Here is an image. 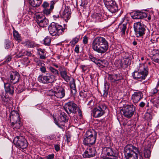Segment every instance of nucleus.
Instances as JSON below:
<instances>
[{
	"label": "nucleus",
	"instance_id": "obj_64",
	"mask_svg": "<svg viewBox=\"0 0 159 159\" xmlns=\"http://www.w3.org/2000/svg\"><path fill=\"white\" fill-rule=\"evenodd\" d=\"M54 120V122L55 124L57 125L59 127H60L61 126L59 124L58 121H57V120L56 119V118H55L54 116L53 117Z\"/></svg>",
	"mask_w": 159,
	"mask_h": 159
},
{
	"label": "nucleus",
	"instance_id": "obj_62",
	"mask_svg": "<svg viewBox=\"0 0 159 159\" xmlns=\"http://www.w3.org/2000/svg\"><path fill=\"white\" fill-rule=\"evenodd\" d=\"M79 45H76L75 49V52L77 53H78L79 52Z\"/></svg>",
	"mask_w": 159,
	"mask_h": 159
},
{
	"label": "nucleus",
	"instance_id": "obj_30",
	"mask_svg": "<svg viewBox=\"0 0 159 159\" xmlns=\"http://www.w3.org/2000/svg\"><path fill=\"white\" fill-rule=\"evenodd\" d=\"M49 71L51 72L50 74L52 75H59V72L58 70L54 68L52 66H50L48 67Z\"/></svg>",
	"mask_w": 159,
	"mask_h": 159
},
{
	"label": "nucleus",
	"instance_id": "obj_6",
	"mask_svg": "<svg viewBox=\"0 0 159 159\" xmlns=\"http://www.w3.org/2000/svg\"><path fill=\"white\" fill-rule=\"evenodd\" d=\"M146 26L143 23L137 22L134 23V29L135 35L141 37L145 34Z\"/></svg>",
	"mask_w": 159,
	"mask_h": 159
},
{
	"label": "nucleus",
	"instance_id": "obj_40",
	"mask_svg": "<svg viewBox=\"0 0 159 159\" xmlns=\"http://www.w3.org/2000/svg\"><path fill=\"white\" fill-rule=\"evenodd\" d=\"M51 39L50 38L47 36L44 39V43L45 45L49 46L50 44Z\"/></svg>",
	"mask_w": 159,
	"mask_h": 159
},
{
	"label": "nucleus",
	"instance_id": "obj_17",
	"mask_svg": "<svg viewBox=\"0 0 159 159\" xmlns=\"http://www.w3.org/2000/svg\"><path fill=\"white\" fill-rule=\"evenodd\" d=\"M96 152L93 148H87L83 154L84 158H90L93 157L95 155Z\"/></svg>",
	"mask_w": 159,
	"mask_h": 159
},
{
	"label": "nucleus",
	"instance_id": "obj_11",
	"mask_svg": "<svg viewBox=\"0 0 159 159\" xmlns=\"http://www.w3.org/2000/svg\"><path fill=\"white\" fill-rule=\"evenodd\" d=\"M36 16V21L40 27L43 28L48 26L49 21L45 16L42 14L39 13L37 14Z\"/></svg>",
	"mask_w": 159,
	"mask_h": 159
},
{
	"label": "nucleus",
	"instance_id": "obj_58",
	"mask_svg": "<svg viewBox=\"0 0 159 159\" xmlns=\"http://www.w3.org/2000/svg\"><path fill=\"white\" fill-rule=\"evenodd\" d=\"M55 136L54 134H51L47 136V139H50V140H52L54 139L55 138Z\"/></svg>",
	"mask_w": 159,
	"mask_h": 159
},
{
	"label": "nucleus",
	"instance_id": "obj_34",
	"mask_svg": "<svg viewBox=\"0 0 159 159\" xmlns=\"http://www.w3.org/2000/svg\"><path fill=\"white\" fill-rule=\"evenodd\" d=\"M34 61L36 63L37 66L39 67V68H44V67L46 66L43 61L36 59H34Z\"/></svg>",
	"mask_w": 159,
	"mask_h": 159
},
{
	"label": "nucleus",
	"instance_id": "obj_42",
	"mask_svg": "<svg viewBox=\"0 0 159 159\" xmlns=\"http://www.w3.org/2000/svg\"><path fill=\"white\" fill-rule=\"evenodd\" d=\"M52 9H50V8L49 9L48 8L43 9V13L45 15L48 16L51 14V11H52Z\"/></svg>",
	"mask_w": 159,
	"mask_h": 159
},
{
	"label": "nucleus",
	"instance_id": "obj_10",
	"mask_svg": "<svg viewBox=\"0 0 159 159\" xmlns=\"http://www.w3.org/2000/svg\"><path fill=\"white\" fill-rule=\"evenodd\" d=\"M55 76L50 73H47L45 75H39L38 80L40 82L44 84H48L54 82Z\"/></svg>",
	"mask_w": 159,
	"mask_h": 159
},
{
	"label": "nucleus",
	"instance_id": "obj_47",
	"mask_svg": "<svg viewBox=\"0 0 159 159\" xmlns=\"http://www.w3.org/2000/svg\"><path fill=\"white\" fill-rule=\"evenodd\" d=\"M123 61H121V62H123V65H124L125 66H127L129 65V63H130V60L128 59H124L123 58Z\"/></svg>",
	"mask_w": 159,
	"mask_h": 159
},
{
	"label": "nucleus",
	"instance_id": "obj_3",
	"mask_svg": "<svg viewBox=\"0 0 159 159\" xmlns=\"http://www.w3.org/2000/svg\"><path fill=\"white\" fill-rule=\"evenodd\" d=\"M139 67L138 71H134L132 74V75L134 79L141 81L142 80L145 79L148 75V69L147 66L140 63L139 64Z\"/></svg>",
	"mask_w": 159,
	"mask_h": 159
},
{
	"label": "nucleus",
	"instance_id": "obj_32",
	"mask_svg": "<svg viewBox=\"0 0 159 159\" xmlns=\"http://www.w3.org/2000/svg\"><path fill=\"white\" fill-rule=\"evenodd\" d=\"M34 61L36 63L37 66L39 67V68H44V67L46 66L43 61L36 59H34Z\"/></svg>",
	"mask_w": 159,
	"mask_h": 159
},
{
	"label": "nucleus",
	"instance_id": "obj_15",
	"mask_svg": "<svg viewBox=\"0 0 159 159\" xmlns=\"http://www.w3.org/2000/svg\"><path fill=\"white\" fill-rule=\"evenodd\" d=\"M65 94V89L63 88H59L55 91L54 95H52V98L56 97L59 98H63Z\"/></svg>",
	"mask_w": 159,
	"mask_h": 159
},
{
	"label": "nucleus",
	"instance_id": "obj_37",
	"mask_svg": "<svg viewBox=\"0 0 159 159\" xmlns=\"http://www.w3.org/2000/svg\"><path fill=\"white\" fill-rule=\"evenodd\" d=\"M108 86L107 84L105 83L104 84V89L103 90V96L104 97H107L109 89Z\"/></svg>",
	"mask_w": 159,
	"mask_h": 159
},
{
	"label": "nucleus",
	"instance_id": "obj_54",
	"mask_svg": "<svg viewBox=\"0 0 159 159\" xmlns=\"http://www.w3.org/2000/svg\"><path fill=\"white\" fill-rule=\"evenodd\" d=\"M88 2L87 0H81V2L80 6L83 7L85 6L87 4Z\"/></svg>",
	"mask_w": 159,
	"mask_h": 159
},
{
	"label": "nucleus",
	"instance_id": "obj_43",
	"mask_svg": "<svg viewBox=\"0 0 159 159\" xmlns=\"http://www.w3.org/2000/svg\"><path fill=\"white\" fill-rule=\"evenodd\" d=\"M79 39L77 37H75L73 38L72 40L70 42V44L71 46L73 45L74 46L75 44H76L79 41Z\"/></svg>",
	"mask_w": 159,
	"mask_h": 159
},
{
	"label": "nucleus",
	"instance_id": "obj_46",
	"mask_svg": "<svg viewBox=\"0 0 159 159\" xmlns=\"http://www.w3.org/2000/svg\"><path fill=\"white\" fill-rule=\"evenodd\" d=\"M108 79L111 82L114 83L115 80L114 78V74L109 75Z\"/></svg>",
	"mask_w": 159,
	"mask_h": 159
},
{
	"label": "nucleus",
	"instance_id": "obj_26",
	"mask_svg": "<svg viewBox=\"0 0 159 159\" xmlns=\"http://www.w3.org/2000/svg\"><path fill=\"white\" fill-rule=\"evenodd\" d=\"M42 0H29L30 5L34 7H39L41 4Z\"/></svg>",
	"mask_w": 159,
	"mask_h": 159
},
{
	"label": "nucleus",
	"instance_id": "obj_27",
	"mask_svg": "<svg viewBox=\"0 0 159 159\" xmlns=\"http://www.w3.org/2000/svg\"><path fill=\"white\" fill-rule=\"evenodd\" d=\"M68 117L67 116L66 114L64 112H61L59 116L58 120L61 122H66L68 121Z\"/></svg>",
	"mask_w": 159,
	"mask_h": 159
},
{
	"label": "nucleus",
	"instance_id": "obj_12",
	"mask_svg": "<svg viewBox=\"0 0 159 159\" xmlns=\"http://www.w3.org/2000/svg\"><path fill=\"white\" fill-rule=\"evenodd\" d=\"M10 118L11 121H12L11 125L16 129H19L21 125L20 117L18 113L15 115H10Z\"/></svg>",
	"mask_w": 159,
	"mask_h": 159
},
{
	"label": "nucleus",
	"instance_id": "obj_45",
	"mask_svg": "<svg viewBox=\"0 0 159 159\" xmlns=\"http://www.w3.org/2000/svg\"><path fill=\"white\" fill-rule=\"evenodd\" d=\"M80 95L83 98H85L87 96V92L84 90L80 92Z\"/></svg>",
	"mask_w": 159,
	"mask_h": 159
},
{
	"label": "nucleus",
	"instance_id": "obj_49",
	"mask_svg": "<svg viewBox=\"0 0 159 159\" xmlns=\"http://www.w3.org/2000/svg\"><path fill=\"white\" fill-rule=\"evenodd\" d=\"M49 3L46 1L44 2L42 5V7L43 9H47L49 7Z\"/></svg>",
	"mask_w": 159,
	"mask_h": 159
},
{
	"label": "nucleus",
	"instance_id": "obj_18",
	"mask_svg": "<svg viewBox=\"0 0 159 159\" xmlns=\"http://www.w3.org/2000/svg\"><path fill=\"white\" fill-rule=\"evenodd\" d=\"M96 138L84 137L83 143L85 146L91 147L95 144Z\"/></svg>",
	"mask_w": 159,
	"mask_h": 159
},
{
	"label": "nucleus",
	"instance_id": "obj_9",
	"mask_svg": "<svg viewBox=\"0 0 159 159\" xmlns=\"http://www.w3.org/2000/svg\"><path fill=\"white\" fill-rule=\"evenodd\" d=\"M107 108L106 106L104 103L100 104L97 107L93 109L92 111V114L93 117L95 118L100 117L105 113Z\"/></svg>",
	"mask_w": 159,
	"mask_h": 159
},
{
	"label": "nucleus",
	"instance_id": "obj_53",
	"mask_svg": "<svg viewBox=\"0 0 159 159\" xmlns=\"http://www.w3.org/2000/svg\"><path fill=\"white\" fill-rule=\"evenodd\" d=\"M146 119L148 120H151L152 119V116L149 113L147 112L145 114Z\"/></svg>",
	"mask_w": 159,
	"mask_h": 159
},
{
	"label": "nucleus",
	"instance_id": "obj_16",
	"mask_svg": "<svg viewBox=\"0 0 159 159\" xmlns=\"http://www.w3.org/2000/svg\"><path fill=\"white\" fill-rule=\"evenodd\" d=\"M143 95L142 92L139 90H137L132 95V99L134 102L137 103L143 98Z\"/></svg>",
	"mask_w": 159,
	"mask_h": 159
},
{
	"label": "nucleus",
	"instance_id": "obj_61",
	"mask_svg": "<svg viewBox=\"0 0 159 159\" xmlns=\"http://www.w3.org/2000/svg\"><path fill=\"white\" fill-rule=\"evenodd\" d=\"M157 91L158 90L157 89H154L152 90L151 91V94L152 95L155 94L157 92Z\"/></svg>",
	"mask_w": 159,
	"mask_h": 159
},
{
	"label": "nucleus",
	"instance_id": "obj_7",
	"mask_svg": "<svg viewBox=\"0 0 159 159\" xmlns=\"http://www.w3.org/2000/svg\"><path fill=\"white\" fill-rule=\"evenodd\" d=\"M136 109V107L132 104L126 105L123 107L121 111L125 117L130 118L134 114Z\"/></svg>",
	"mask_w": 159,
	"mask_h": 159
},
{
	"label": "nucleus",
	"instance_id": "obj_44",
	"mask_svg": "<svg viewBox=\"0 0 159 159\" xmlns=\"http://www.w3.org/2000/svg\"><path fill=\"white\" fill-rule=\"evenodd\" d=\"M115 81L119 80H123V77L120 74H114Z\"/></svg>",
	"mask_w": 159,
	"mask_h": 159
},
{
	"label": "nucleus",
	"instance_id": "obj_57",
	"mask_svg": "<svg viewBox=\"0 0 159 159\" xmlns=\"http://www.w3.org/2000/svg\"><path fill=\"white\" fill-rule=\"evenodd\" d=\"M83 43L84 44L87 43L88 42V37L86 36H85L83 37Z\"/></svg>",
	"mask_w": 159,
	"mask_h": 159
},
{
	"label": "nucleus",
	"instance_id": "obj_22",
	"mask_svg": "<svg viewBox=\"0 0 159 159\" xmlns=\"http://www.w3.org/2000/svg\"><path fill=\"white\" fill-rule=\"evenodd\" d=\"M4 87L5 92L12 95L14 93V88L12 84L8 82L4 83Z\"/></svg>",
	"mask_w": 159,
	"mask_h": 159
},
{
	"label": "nucleus",
	"instance_id": "obj_56",
	"mask_svg": "<svg viewBox=\"0 0 159 159\" xmlns=\"http://www.w3.org/2000/svg\"><path fill=\"white\" fill-rule=\"evenodd\" d=\"M65 140L66 141L67 143H69L70 140V137L69 135H68L67 134H66V136L65 138Z\"/></svg>",
	"mask_w": 159,
	"mask_h": 159
},
{
	"label": "nucleus",
	"instance_id": "obj_39",
	"mask_svg": "<svg viewBox=\"0 0 159 159\" xmlns=\"http://www.w3.org/2000/svg\"><path fill=\"white\" fill-rule=\"evenodd\" d=\"M4 44L5 48L8 49L10 48L11 42L9 40H5Z\"/></svg>",
	"mask_w": 159,
	"mask_h": 159
},
{
	"label": "nucleus",
	"instance_id": "obj_31",
	"mask_svg": "<svg viewBox=\"0 0 159 159\" xmlns=\"http://www.w3.org/2000/svg\"><path fill=\"white\" fill-rule=\"evenodd\" d=\"M38 53L39 55V58L42 59L44 60L46 58V54L43 50L41 48L37 49Z\"/></svg>",
	"mask_w": 159,
	"mask_h": 159
},
{
	"label": "nucleus",
	"instance_id": "obj_36",
	"mask_svg": "<svg viewBox=\"0 0 159 159\" xmlns=\"http://www.w3.org/2000/svg\"><path fill=\"white\" fill-rule=\"evenodd\" d=\"M26 45L29 48H34V47H38V45L33 41H27L25 42Z\"/></svg>",
	"mask_w": 159,
	"mask_h": 159
},
{
	"label": "nucleus",
	"instance_id": "obj_63",
	"mask_svg": "<svg viewBox=\"0 0 159 159\" xmlns=\"http://www.w3.org/2000/svg\"><path fill=\"white\" fill-rule=\"evenodd\" d=\"M54 148L55 150L57 151H58L60 149V145L59 144H57L54 145Z\"/></svg>",
	"mask_w": 159,
	"mask_h": 159
},
{
	"label": "nucleus",
	"instance_id": "obj_38",
	"mask_svg": "<svg viewBox=\"0 0 159 159\" xmlns=\"http://www.w3.org/2000/svg\"><path fill=\"white\" fill-rule=\"evenodd\" d=\"M144 154L145 158H149L151 155V151L149 149H145L144 150Z\"/></svg>",
	"mask_w": 159,
	"mask_h": 159
},
{
	"label": "nucleus",
	"instance_id": "obj_1",
	"mask_svg": "<svg viewBox=\"0 0 159 159\" xmlns=\"http://www.w3.org/2000/svg\"><path fill=\"white\" fill-rule=\"evenodd\" d=\"M92 47L95 51L102 54L108 50L109 44L105 38L100 36L94 39L92 43Z\"/></svg>",
	"mask_w": 159,
	"mask_h": 159
},
{
	"label": "nucleus",
	"instance_id": "obj_51",
	"mask_svg": "<svg viewBox=\"0 0 159 159\" xmlns=\"http://www.w3.org/2000/svg\"><path fill=\"white\" fill-rule=\"evenodd\" d=\"M101 64L102 66L101 67L102 68H103L104 67L107 66L108 65V62L104 61H101Z\"/></svg>",
	"mask_w": 159,
	"mask_h": 159
},
{
	"label": "nucleus",
	"instance_id": "obj_60",
	"mask_svg": "<svg viewBox=\"0 0 159 159\" xmlns=\"http://www.w3.org/2000/svg\"><path fill=\"white\" fill-rule=\"evenodd\" d=\"M39 70L42 73H45L47 72L46 66L44 67V68H39Z\"/></svg>",
	"mask_w": 159,
	"mask_h": 159
},
{
	"label": "nucleus",
	"instance_id": "obj_33",
	"mask_svg": "<svg viewBox=\"0 0 159 159\" xmlns=\"http://www.w3.org/2000/svg\"><path fill=\"white\" fill-rule=\"evenodd\" d=\"M34 61L36 63L37 66L39 67V68H44V67L46 66L43 61L36 59H34Z\"/></svg>",
	"mask_w": 159,
	"mask_h": 159
},
{
	"label": "nucleus",
	"instance_id": "obj_25",
	"mask_svg": "<svg viewBox=\"0 0 159 159\" xmlns=\"http://www.w3.org/2000/svg\"><path fill=\"white\" fill-rule=\"evenodd\" d=\"M87 101H88V102L87 104L88 107L91 109L93 108L95 101V98L93 96H91L90 98H88Z\"/></svg>",
	"mask_w": 159,
	"mask_h": 159
},
{
	"label": "nucleus",
	"instance_id": "obj_5",
	"mask_svg": "<svg viewBox=\"0 0 159 159\" xmlns=\"http://www.w3.org/2000/svg\"><path fill=\"white\" fill-rule=\"evenodd\" d=\"M48 29L52 35L57 36L61 34L66 28L65 27L63 28L61 25L57 23L52 22L49 25Z\"/></svg>",
	"mask_w": 159,
	"mask_h": 159
},
{
	"label": "nucleus",
	"instance_id": "obj_50",
	"mask_svg": "<svg viewBox=\"0 0 159 159\" xmlns=\"http://www.w3.org/2000/svg\"><path fill=\"white\" fill-rule=\"evenodd\" d=\"M114 0H103V2L105 4L106 7L107 5H109V4H111V3L113 2Z\"/></svg>",
	"mask_w": 159,
	"mask_h": 159
},
{
	"label": "nucleus",
	"instance_id": "obj_41",
	"mask_svg": "<svg viewBox=\"0 0 159 159\" xmlns=\"http://www.w3.org/2000/svg\"><path fill=\"white\" fill-rule=\"evenodd\" d=\"M13 34L15 39L17 40L20 39V35L17 31L15 30L13 32Z\"/></svg>",
	"mask_w": 159,
	"mask_h": 159
},
{
	"label": "nucleus",
	"instance_id": "obj_48",
	"mask_svg": "<svg viewBox=\"0 0 159 159\" xmlns=\"http://www.w3.org/2000/svg\"><path fill=\"white\" fill-rule=\"evenodd\" d=\"M131 54L126 52L125 53V55L123 57V58H124V59H128L130 60L131 59Z\"/></svg>",
	"mask_w": 159,
	"mask_h": 159
},
{
	"label": "nucleus",
	"instance_id": "obj_8",
	"mask_svg": "<svg viewBox=\"0 0 159 159\" xmlns=\"http://www.w3.org/2000/svg\"><path fill=\"white\" fill-rule=\"evenodd\" d=\"M13 143L18 148L24 149L28 146V143L26 140L22 136H17L14 138Z\"/></svg>",
	"mask_w": 159,
	"mask_h": 159
},
{
	"label": "nucleus",
	"instance_id": "obj_35",
	"mask_svg": "<svg viewBox=\"0 0 159 159\" xmlns=\"http://www.w3.org/2000/svg\"><path fill=\"white\" fill-rule=\"evenodd\" d=\"M119 28L120 29L121 35H124L126 29V24H120Z\"/></svg>",
	"mask_w": 159,
	"mask_h": 159
},
{
	"label": "nucleus",
	"instance_id": "obj_55",
	"mask_svg": "<svg viewBox=\"0 0 159 159\" xmlns=\"http://www.w3.org/2000/svg\"><path fill=\"white\" fill-rule=\"evenodd\" d=\"M54 154L52 153L47 156L46 158L47 159H53L54 158Z\"/></svg>",
	"mask_w": 159,
	"mask_h": 159
},
{
	"label": "nucleus",
	"instance_id": "obj_59",
	"mask_svg": "<svg viewBox=\"0 0 159 159\" xmlns=\"http://www.w3.org/2000/svg\"><path fill=\"white\" fill-rule=\"evenodd\" d=\"M89 59H90L92 61L95 63L96 59L93 57L92 55H90L89 56Z\"/></svg>",
	"mask_w": 159,
	"mask_h": 159
},
{
	"label": "nucleus",
	"instance_id": "obj_4",
	"mask_svg": "<svg viewBox=\"0 0 159 159\" xmlns=\"http://www.w3.org/2000/svg\"><path fill=\"white\" fill-rule=\"evenodd\" d=\"M64 108L66 112L69 115L71 113L75 114L78 112V115L81 117L82 116V112L79 107L73 101H70L65 103Z\"/></svg>",
	"mask_w": 159,
	"mask_h": 159
},
{
	"label": "nucleus",
	"instance_id": "obj_52",
	"mask_svg": "<svg viewBox=\"0 0 159 159\" xmlns=\"http://www.w3.org/2000/svg\"><path fill=\"white\" fill-rule=\"evenodd\" d=\"M57 2L55 0H53L51 1L50 2V9L53 10L54 7V5Z\"/></svg>",
	"mask_w": 159,
	"mask_h": 159
},
{
	"label": "nucleus",
	"instance_id": "obj_14",
	"mask_svg": "<svg viewBox=\"0 0 159 159\" xmlns=\"http://www.w3.org/2000/svg\"><path fill=\"white\" fill-rule=\"evenodd\" d=\"M131 16L134 19H143L147 17V15L145 12L138 11L133 12Z\"/></svg>",
	"mask_w": 159,
	"mask_h": 159
},
{
	"label": "nucleus",
	"instance_id": "obj_24",
	"mask_svg": "<svg viewBox=\"0 0 159 159\" xmlns=\"http://www.w3.org/2000/svg\"><path fill=\"white\" fill-rule=\"evenodd\" d=\"M97 133L94 130H88L86 131L84 135V137H93L96 138Z\"/></svg>",
	"mask_w": 159,
	"mask_h": 159
},
{
	"label": "nucleus",
	"instance_id": "obj_20",
	"mask_svg": "<svg viewBox=\"0 0 159 159\" xmlns=\"http://www.w3.org/2000/svg\"><path fill=\"white\" fill-rule=\"evenodd\" d=\"M71 13L70 9L68 7H66L61 14V16L66 21L70 18Z\"/></svg>",
	"mask_w": 159,
	"mask_h": 159
},
{
	"label": "nucleus",
	"instance_id": "obj_23",
	"mask_svg": "<svg viewBox=\"0 0 159 159\" xmlns=\"http://www.w3.org/2000/svg\"><path fill=\"white\" fill-rule=\"evenodd\" d=\"M152 53L151 57L152 61L159 63V50L154 49Z\"/></svg>",
	"mask_w": 159,
	"mask_h": 159
},
{
	"label": "nucleus",
	"instance_id": "obj_19",
	"mask_svg": "<svg viewBox=\"0 0 159 159\" xmlns=\"http://www.w3.org/2000/svg\"><path fill=\"white\" fill-rule=\"evenodd\" d=\"M61 76L66 82L70 80V77L67 75V71L64 67L60 66L59 68Z\"/></svg>",
	"mask_w": 159,
	"mask_h": 159
},
{
	"label": "nucleus",
	"instance_id": "obj_13",
	"mask_svg": "<svg viewBox=\"0 0 159 159\" xmlns=\"http://www.w3.org/2000/svg\"><path fill=\"white\" fill-rule=\"evenodd\" d=\"M20 75L16 71H11L8 77V81L12 84H14L18 82L19 80Z\"/></svg>",
	"mask_w": 159,
	"mask_h": 159
},
{
	"label": "nucleus",
	"instance_id": "obj_29",
	"mask_svg": "<svg viewBox=\"0 0 159 159\" xmlns=\"http://www.w3.org/2000/svg\"><path fill=\"white\" fill-rule=\"evenodd\" d=\"M104 152L107 155L109 156H113L115 153L111 148L110 147L105 148H104Z\"/></svg>",
	"mask_w": 159,
	"mask_h": 159
},
{
	"label": "nucleus",
	"instance_id": "obj_2",
	"mask_svg": "<svg viewBox=\"0 0 159 159\" xmlns=\"http://www.w3.org/2000/svg\"><path fill=\"white\" fill-rule=\"evenodd\" d=\"M125 159H138V155L139 154V159L143 157L138 148L131 144H129L124 148Z\"/></svg>",
	"mask_w": 159,
	"mask_h": 159
},
{
	"label": "nucleus",
	"instance_id": "obj_28",
	"mask_svg": "<svg viewBox=\"0 0 159 159\" xmlns=\"http://www.w3.org/2000/svg\"><path fill=\"white\" fill-rule=\"evenodd\" d=\"M70 86L71 89V93L73 95L76 94L77 91L75 85V84L74 80L70 82Z\"/></svg>",
	"mask_w": 159,
	"mask_h": 159
},
{
	"label": "nucleus",
	"instance_id": "obj_21",
	"mask_svg": "<svg viewBox=\"0 0 159 159\" xmlns=\"http://www.w3.org/2000/svg\"><path fill=\"white\" fill-rule=\"evenodd\" d=\"M111 3V4H109V5H107L106 7L110 12L112 13H115L119 9L118 6L115 0Z\"/></svg>",
	"mask_w": 159,
	"mask_h": 159
}]
</instances>
